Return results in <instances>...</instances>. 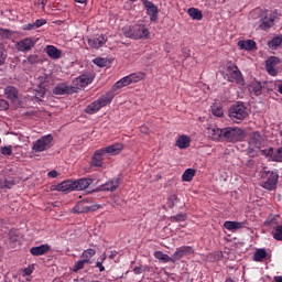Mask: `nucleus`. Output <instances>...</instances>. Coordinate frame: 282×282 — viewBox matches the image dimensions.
Listing matches in <instances>:
<instances>
[{
    "mask_svg": "<svg viewBox=\"0 0 282 282\" xmlns=\"http://www.w3.org/2000/svg\"><path fill=\"white\" fill-rule=\"evenodd\" d=\"M122 33L124 36L132 39L134 41L149 40L150 37V31L147 24L126 25L122 29Z\"/></svg>",
    "mask_w": 282,
    "mask_h": 282,
    "instance_id": "f257e3e1",
    "label": "nucleus"
},
{
    "mask_svg": "<svg viewBox=\"0 0 282 282\" xmlns=\"http://www.w3.org/2000/svg\"><path fill=\"white\" fill-rule=\"evenodd\" d=\"M228 116L234 122L240 123L245 118H248V108L243 105V102L237 101L231 106V108H229Z\"/></svg>",
    "mask_w": 282,
    "mask_h": 282,
    "instance_id": "f03ea898",
    "label": "nucleus"
},
{
    "mask_svg": "<svg viewBox=\"0 0 282 282\" xmlns=\"http://www.w3.org/2000/svg\"><path fill=\"white\" fill-rule=\"evenodd\" d=\"M113 97L115 96L112 93H107L106 95L101 96L97 100L93 101L89 106H87L85 110L86 113L95 115L96 112H99L100 109L112 102Z\"/></svg>",
    "mask_w": 282,
    "mask_h": 282,
    "instance_id": "7ed1b4c3",
    "label": "nucleus"
},
{
    "mask_svg": "<svg viewBox=\"0 0 282 282\" xmlns=\"http://www.w3.org/2000/svg\"><path fill=\"white\" fill-rule=\"evenodd\" d=\"M53 142H54V137L51 134L41 137L40 139L33 142L32 151L34 153L48 151L53 147Z\"/></svg>",
    "mask_w": 282,
    "mask_h": 282,
    "instance_id": "20e7f679",
    "label": "nucleus"
},
{
    "mask_svg": "<svg viewBox=\"0 0 282 282\" xmlns=\"http://www.w3.org/2000/svg\"><path fill=\"white\" fill-rule=\"evenodd\" d=\"M100 208H101L100 205L93 203V198H87L78 202L77 205L74 206L73 212L74 214H87V213L96 212Z\"/></svg>",
    "mask_w": 282,
    "mask_h": 282,
    "instance_id": "39448f33",
    "label": "nucleus"
},
{
    "mask_svg": "<svg viewBox=\"0 0 282 282\" xmlns=\"http://www.w3.org/2000/svg\"><path fill=\"white\" fill-rule=\"evenodd\" d=\"M265 143V138L261 135L259 131H253L248 138V153L251 154L253 151H259Z\"/></svg>",
    "mask_w": 282,
    "mask_h": 282,
    "instance_id": "423d86ee",
    "label": "nucleus"
},
{
    "mask_svg": "<svg viewBox=\"0 0 282 282\" xmlns=\"http://www.w3.org/2000/svg\"><path fill=\"white\" fill-rule=\"evenodd\" d=\"M243 138V130L240 128L227 127L224 128L223 142H239Z\"/></svg>",
    "mask_w": 282,
    "mask_h": 282,
    "instance_id": "0eeeda50",
    "label": "nucleus"
},
{
    "mask_svg": "<svg viewBox=\"0 0 282 282\" xmlns=\"http://www.w3.org/2000/svg\"><path fill=\"white\" fill-rule=\"evenodd\" d=\"M34 45H36V40H34L33 37H26V39H23V40H19L14 47L15 50L19 52V53H29L33 47Z\"/></svg>",
    "mask_w": 282,
    "mask_h": 282,
    "instance_id": "6e6552de",
    "label": "nucleus"
},
{
    "mask_svg": "<svg viewBox=\"0 0 282 282\" xmlns=\"http://www.w3.org/2000/svg\"><path fill=\"white\" fill-rule=\"evenodd\" d=\"M142 6L147 10V14L150 15L151 22H156L159 18V9L156 4L150 0H142Z\"/></svg>",
    "mask_w": 282,
    "mask_h": 282,
    "instance_id": "1a4fd4ad",
    "label": "nucleus"
},
{
    "mask_svg": "<svg viewBox=\"0 0 282 282\" xmlns=\"http://www.w3.org/2000/svg\"><path fill=\"white\" fill-rule=\"evenodd\" d=\"M93 77L87 74H83L73 80V89H83L88 85L93 84Z\"/></svg>",
    "mask_w": 282,
    "mask_h": 282,
    "instance_id": "9d476101",
    "label": "nucleus"
},
{
    "mask_svg": "<svg viewBox=\"0 0 282 282\" xmlns=\"http://www.w3.org/2000/svg\"><path fill=\"white\" fill-rule=\"evenodd\" d=\"M189 254H194L193 247L183 246L181 248H177L176 251H174L172 259L174 260V263H176L177 261L182 260L184 257Z\"/></svg>",
    "mask_w": 282,
    "mask_h": 282,
    "instance_id": "9b49d317",
    "label": "nucleus"
},
{
    "mask_svg": "<svg viewBox=\"0 0 282 282\" xmlns=\"http://www.w3.org/2000/svg\"><path fill=\"white\" fill-rule=\"evenodd\" d=\"M280 63L279 57L271 56L265 61V70L270 76L275 77L278 75V69L275 68Z\"/></svg>",
    "mask_w": 282,
    "mask_h": 282,
    "instance_id": "f8f14e48",
    "label": "nucleus"
},
{
    "mask_svg": "<svg viewBox=\"0 0 282 282\" xmlns=\"http://www.w3.org/2000/svg\"><path fill=\"white\" fill-rule=\"evenodd\" d=\"M279 182V175L275 172H269V177L262 184V187L267 191H274Z\"/></svg>",
    "mask_w": 282,
    "mask_h": 282,
    "instance_id": "ddd939ff",
    "label": "nucleus"
},
{
    "mask_svg": "<svg viewBox=\"0 0 282 282\" xmlns=\"http://www.w3.org/2000/svg\"><path fill=\"white\" fill-rule=\"evenodd\" d=\"M226 76H227V80L229 83H236L239 86L245 85L243 76H242V73L240 72V69L228 72L226 74Z\"/></svg>",
    "mask_w": 282,
    "mask_h": 282,
    "instance_id": "4468645a",
    "label": "nucleus"
},
{
    "mask_svg": "<svg viewBox=\"0 0 282 282\" xmlns=\"http://www.w3.org/2000/svg\"><path fill=\"white\" fill-rule=\"evenodd\" d=\"M75 89L73 86H68L66 83H61L53 89V94L55 95H67V94H74Z\"/></svg>",
    "mask_w": 282,
    "mask_h": 282,
    "instance_id": "2eb2a0df",
    "label": "nucleus"
},
{
    "mask_svg": "<svg viewBox=\"0 0 282 282\" xmlns=\"http://www.w3.org/2000/svg\"><path fill=\"white\" fill-rule=\"evenodd\" d=\"M209 138L217 142H224V129L216 126L208 128Z\"/></svg>",
    "mask_w": 282,
    "mask_h": 282,
    "instance_id": "dca6fc26",
    "label": "nucleus"
},
{
    "mask_svg": "<svg viewBox=\"0 0 282 282\" xmlns=\"http://www.w3.org/2000/svg\"><path fill=\"white\" fill-rule=\"evenodd\" d=\"M100 151H102V153L109 154V155H119L121 153V151H123V144L115 143L112 145L101 148Z\"/></svg>",
    "mask_w": 282,
    "mask_h": 282,
    "instance_id": "f3484780",
    "label": "nucleus"
},
{
    "mask_svg": "<svg viewBox=\"0 0 282 282\" xmlns=\"http://www.w3.org/2000/svg\"><path fill=\"white\" fill-rule=\"evenodd\" d=\"M106 42H107V37L104 34L87 40L89 47L96 48V50L104 46Z\"/></svg>",
    "mask_w": 282,
    "mask_h": 282,
    "instance_id": "a211bd4d",
    "label": "nucleus"
},
{
    "mask_svg": "<svg viewBox=\"0 0 282 282\" xmlns=\"http://www.w3.org/2000/svg\"><path fill=\"white\" fill-rule=\"evenodd\" d=\"M93 178H78L73 181L75 191H85L93 184Z\"/></svg>",
    "mask_w": 282,
    "mask_h": 282,
    "instance_id": "6ab92c4d",
    "label": "nucleus"
},
{
    "mask_svg": "<svg viewBox=\"0 0 282 282\" xmlns=\"http://www.w3.org/2000/svg\"><path fill=\"white\" fill-rule=\"evenodd\" d=\"M120 186V178H115L108 181L106 184L99 186V191L101 192H113L117 191Z\"/></svg>",
    "mask_w": 282,
    "mask_h": 282,
    "instance_id": "aec40b11",
    "label": "nucleus"
},
{
    "mask_svg": "<svg viewBox=\"0 0 282 282\" xmlns=\"http://www.w3.org/2000/svg\"><path fill=\"white\" fill-rule=\"evenodd\" d=\"M45 53L50 56V58L54 61H57L63 56V51H61L58 47H55L54 45H46Z\"/></svg>",
    "mask_w": 282,
    "mask_h": 282,
    "instance_id": "412c9836",
    "label": "nucleus"
},
{
    "mask_svg": "<svg viewBox=\"0 0 282 282\" xmlns=\"http://www.w3.org/2000/svg\"><path fill=\"white\" fill-rule=\"evenodd\" d=\"M246 226H247V224L243 223V221H230V220H227L224 224L225 229L226 230H230V231H236V230L243 229Z\"/></svg>",
    "mask_w": 282,
    "mask_h": 282,
    "instance_id": "4be33fe9",
    "label": "nucleus"
},
{
    "mask_svg": "<svg viewBox=\"0 0 282 282\" xmlns=\"http://www.w3.org/2000/svg\"><path fill=\"white\" fill-rule=\"evenodd\" d=\"M238 47L248 52L253 51L257 48V42L253 40H239L237 43Z\"/></svg>",
    "mask_w": 282,
    "mask_h": 282,
    "instance_id": "5701e85b",
    "label": "nucleus"
},
{
    "mask_svg": "<svg viewBox=\"0 0 282 282\" xmlns=\"http://www.w3.org/2000/svg\"><path fill=\"white\" fill-rule=\"evenodd\" d=\"M260 22H261L260 23V29L261 30H264V31L270 30V28L274 25V15H272V14L268 15L267 14V15L261 18Z\"/></svg>",
    "mask_w": 282,
    "mask_h": 282,
    "instance_id": "b1692460",
    "label": "nucleus"
},
{
    "mask_svg": "<svg viewBox=\"0 0 282 282\" xmlns=\"http://www.w3.org/2000/svg\"><path fill=\"white\" fill-rule=\"evenodd\" d=\"M248 91L251 95L260 96L262 94V85L261 82L252 80L248 84Z\"/></svg>",
    "mask_w": 282,
    "mask_h": 282,
    "instance_id": "393cba45",
    "label": "nucleus"
},
{
    "mask_svg": "<svg viewBox=\"0 0 282 282\" xmlns=\"http://www.w3.org/2000/svg\"><path fill=\"white\" fill-rule=\"evenodd\" d=\"M4 94L7 95V98L12 101V102H17L19 101V90L13 87V86H8L4 89Z\"/></svg>",
    "mask_w": 282,
    "mask_h": 282,
    "instance_id": "a878e982",
    "label": "nucleus"
},
{
    "mask_svg": "<svg viewBox=\"0 0 282 282\" xmlns=\"http://www.w3.org/2000/svg\"><path fill=\"white\" fill-rule=\"evenodd\" d=\"M13 185H15L13 177L0 175V188L11 189Z\"/></svg>",
    "mask_w": 282,
    "mask_h": 282,
    "instance_id": "bb28decb",
    "label": "nucleus"
},
{
    "mask_svg": "<svg viewBox=\"0 0 282 282\" xmlns=\"http://www.w3.org/2000/svg\"><path fill=\"white\" fill-rule=\"evenodd\" d=\"M56 191L68 193L75 191L74 181L67 180L56 186Z\"/></svg>",
    "mask_w": 282,
    "mask_h": 282,
    "instance_id": "cd10ccee",
    "label": "nucleus"
},
{
    "mask_svg": "<svg viewBox=\"0 0 282 282\" xmlns=\"http://www.w3.org/2000/svg\"><path fill=\"white\" fill-rule=\"evenodd\" d=\"M104 155L105 153L101 150H97L91 158L93 166L101 167L104 165Z\"/></svg>",
    "mask_w": 282,
    "mask_h": 282,
    "instance_id": "c85d7f7f",
    "label": "nucleus"
},
{
    "mask_svg": "<svg viewBox=\"0 0 282 282\" xmlns=\"http://www.w3.org/2000/svg\"><path fill=\"white\" fill-rule=\"evenodd\" d=\"M48 251L50 246L47 243L31 248V254L36 257L46 254Z\"/></svg>",
    "mask_w": 282,
    "mask_h": 282,
    "instance_id": "c756f323",
    "label": "nucleus"
},
{
    "mask_svg": "<svg viewBox=\"0 0 282 282\" xmlns=\"http://www.w3.org/2000/svg\"><path fill=\"white\" fill-rule=\"evenodd\" d=\"M153 256L156 260H160L163 263H174V259L170 258L169 254L162 252L161 250L154 251Z\"/></svg>",
    "mask_w": 282,
    "mask_h": 282,
    "instance_id": "7c9ffc66",
    "label": "nucleus"
},
{
    "mask_svg": "<svg viewBox=\"0 0 282 282\" xmlns=\"http://www.w3.org/2000/svg\"><path fill=\"white\" fill-rule=\"evenodd\" d=\"M131 84H133V83L130 79V77L127 75L113 85L112 90L117 91L126 86H130Z\"/></svg>",
    "mask_w": 282,
    "mask_h": 282,
    "instance_id": "2f4dec72",
    "label": "nucleus"
},
{
    "mask_svg": "<svg viewBox=\"0 0 282 282\" xmlns=\"http://www.w3.org/2000/svg\"><path fill=\"white\" fill-rule=\"evenodd\" d=\"M191 138L187 135H180L176 141V147L181 150H185L189 147Z\"/></svg>",
    "mask_w": 282,
    "mask_h": 282,
    "instance_id": "473e14b6",
    "label": "nucleus"
},
{
    "mask_svg": "<svg viewBox=\"0 0 282 282\" xmlns=\"http://www.w3.org/2000/svg\"><path fill=\"white\" fill-rule=\"evenodd\" d=\"M129 79L131 80L132 84H138L142 79L147 77L145 73L139 72V73H131L128 75Z\"/></svg>",
    "mask_w": 282,
    "mask_h": 282,
    "instance_id": "72a5a7b5",
    "label": "nucleus"
},
{
    "mask_svg": "<svg viewBox=\"0 0 282 282\" xmlns=\"http://www.w3.org/2000/svg\"><path fill=\"white\" fill-rule=\"evenodd\" d=\"M267 257H268L267 250L258 249L253 254V261L260 263L262 262L263 259H267Z\"/></svg>",
    "mask_w": 282,
    "mask_h": 282,
    "instance_id": "f704fd0d",
    "label": "nucleus"
},
{
    "mask_svg": "<svg viewBox=\"0 0 282 282\" xmlns=\"http://www.w3.org/2000/svg\"><path fill=\"white\" fill-rule=\"evenodd\" d=\"M187 14L196 21H202L203 20V12L199 9H188Z\"/></svg>",
    "mask_w": 282,
    "mask_h": 282,
    "instance_id": "c9c22d12",
    "label": "nucleus"
},
{
    "mask_svg": "<svg viewBox=\"0 0 282 282\" xmlns=\"http://www.w3.org/2000/svg\"><path fill=\"white\" fill-rule=\"evenodd\" d=\"M96 250L87 249L82 252V258L84 261L91 263V259L95 257Z\"/></svg>",
    "mask_w": 282,
    "mask_h": 282,
    "instance_id": "e433bc0d",
    "label": "nucleus"
},
{
    "mask_svg": "<svg viewBox=\"0 0 282 282\" xmlns=\"http://www.w3.org/2000/svg\"><path fill=\"white\" fill-rule=\"evenodd\" d=\"M195 175H196V171L193 169H188V170L184 171V173L182 175V181L191 182V181H193Z\"/></svg>",
    "mask_w": 282,
    "mask_h": 282,
    "instance_id": "4c0bfd02",
    "label": "nucleus"
},
{
    "mask_svg": "<svg viewBox=\"0 0 282 282\" xmlns=\"http://www.w3.org/2000/svg\"><path fill=\"white\" fill-rule=\"evenodd\" d=\"M282 44V35L275 36L269 41V47L271 50H276Z\"/></svg>",
    "mask_w": 282,
    "mask_h": 282,
    "instance_id": "58836bf2",
    "label": "nucleus"
},
{
    "mask_svg": "<svg viewBox=\"0 0 282 282\" xmlns=\"http://www.w3.org/2000/svg\"><path fill=\"white\" fill-rule=\"evenodd\" d=\"M186 219H187L186 214H177L176 216H172L170 218L172 224L184 223V221H186Z\"/></svg>",
    "mask_w": 282,
    "mask_h": 282,
    "instance_id": "ea45409f",
    "label": "nucleus"
},
{
    "mask_svg": "<svg viewBox=\"0 0 282 282\" xmlns=\"http://www.w3.org/2000/svg\"><path fill=\"white\" fill-rule=\"evenodd\" d=\"M273 239L282 241V226H275L274 231L272 232Z\"/></svg>",
    "mask_w": 282,
    "mask_h": 282,
    "instance_id": "a19ab883",
    "label": "nucleus"
},
{
    "mask_svg": "<svg viewBox=\"0 0 282 282\" xmlns=\"http://www.w3.org/2000/svg\"><path fill=\"white\" fill-rule=\"evenodd\" d=\"M212 113L217 118H221L224 116V109L221 106H212Z\"/></svg>",
    "mask_w": 282,
    "mask_h": 282,
    "instance_id": "79ce46f5",
    "label": "nucleus"
},
{
    "mask_svg": "<svg viewBox=\"0 0 282 282\" xmlns=\"http://www.w3.org/2000/svg\"><path fill=\"white\" fill-rule=\"evenodd\" d=\"M86 263H90V262H88L84 259L78 260L77 263H75L74 267H73V272H78L80 270H84Z\"/></svg>",
    "mask_w": 282,
    "mask_h": 282,
    "instance_id": "37998d69",
    "label": "nucleus"
},
{
    "mask_svg": "<svg viewBox=\"0 0 282 282\" xmlns=\"http://www.w3.org/2000/svg\"><path fill=\"white\" fill-rule=\"evenodd\" d=\"M272 162H282V147H280L272 155Z\"/></svg>",
    "mask_w": 282,
    "mask_h": 282,
    "instance_id": "c03bdc74",
    "label": "nucleus"
},
{
    "mask_svg": "<svg viewBox=\"0 0 282 282\" xmlns=\"http://www.w3.org/2000/svg\"><path fill=\"white\" fill-rule=\"evenodd\" d=\"M7 58H8V52L2 45H0V65H3Z\"/></svg>",
    "mask_w": 282,
    "mask_h": 282,
    "instance_id": "a18cd8bd",
    "label": "nucleus"
},
{
    "mask_svg": "<svg viewBox=\"0 0 282 282\" xmlns=\"http://www.w3.org/2000/svg\"><path fill=\"white\" fill-rule=\"evenodd\" d=\"M93 63H95L98 67H106L107 59L104 57H96L95 59H93Z\"/></svg>",
    "mask_w": 282,
    "mask_h": 282,
    "instance_id": "49530a36",
    "label": "nucleus"
},
{
    "mask_svg": "<svg viewBox=\"0 0 282 282\" xmlns=\"http://www.w3.org/2000/svg\"><path fill=\"white\" fill-rule=\"evenodd\" d=\"M261 153L265 158H271V161H272V156L274 155V148H270L268 150H262Z\"/></svg>",
    "mask_w": 282,
    "mask_h": 282,
    "instance_id": "de8ad7c7",
    "label": "nucleus"
},
{
    "mask_svg": "<svg viewBox=\"0 0 282 282\" xmlns=\"http://www.w3.org/2000/svg\"><path fill=\"white\" fill-rule=\"evenodd\" d=\"M149 271V267H134L133 272L134 274L139 275L142 274L143 272Z\"/></svg>",
    "mask_w": 282,
    "mask_h": 282,
    "instance_id": "09e8293b",
    "label": "nucleus"
},
{
    "mask_svg": "<svg viewBox=\"0 0 282 282\" xmlns=\"http://www.w3.org/2000/svg\"><path fill=\"white\" fill-rule=\"evenodd\" d=\"M226 68H227V73L239 70V67L236 64L231 63V62H228L226 64Z\"/></svg>",
    "mask_w": 282,
    "mask_h": 282,
    "instance_id": "8fccbe9b",
    "label": "nucleus"
},
{
    "mask_svg": "<svg viewBox=\"0 0 282 282\" xmlns=\"http://www.w3.org/2000/svg\"><path fill=\"white\" fill-rule=\"evenodd\" d=\"M40 62L39 56L37 55H31L28 57V63L33 65V64H37Z\"/></svg>",
    "mask_w": 282,
    "mask_h": 282,
    "instance_id": "3c124183",
    "label": "nucleus"
},
{
    "mask_svg": "<svg viewBox=\"0 0 282 282\" xmlns=\"http://www.w3.org/2000/svg\"><path fill=\"white\" fill-rule=\"evenodd\" d=\"M1 153H2L4 156H11V155H12V149H11V147H3L2 150H1Z\"/></svg>",
    "mask_w": 282,
    "mask_h": 282,
    "instance_id": "603ef678",
    "label": "nucleus"
},
{
    "mask_svg": "<svg viewBox=\"0 0 282 282\" xmlns=\"http://www.w3.org/2000/svg\"><path fill=\"white\" fill-rule=\"evenodd\" d=\"M9 108V102L6 99H0V110H8Z\"/></svg>",
    "mask_w": 282,
    "mask_h": 282,
    "instance_id": "864d4df0",
    "label": "nucleus"
},
{
    "mask_svg": "<svg viewBox=\"0 0 282 282\" xmlns=\"http://www.w3.org/2000/svg\"><path fill=\"white\" fill-rule=\"evenodd\" d=\"M37 29L39 28L36 26V24L34 22L23 25V30H26V31H32V30H37Z\"/></svg>",
    "mask_w": 282,
    "mask_h": 282,
    "instance_id": "5fc2aeb1",
    "label": "nucleus"
},
{
    "mask_svg": "<svg viewBox=\"0 0 282 282\" xmlns=\"http://www.w3.org/2000/svg\"><path fill=\"white\" fill-rule=\"evenodd\" d=\"M33 23H35V26H36L37 29H40V28H42L43 25H45V24L47 23V21H46L45 19H37V20H35V22H33Z\"/></svg>",
    "mask_w": 282,
    "mask_h": 282,
    "instance_id": "6e6d98bb",
    "label": "nucleus"
},
{
    "mask_svg": "<svg viewBox=\"0 0 282 282\" xmlns=\"http://www.w3.org/2000/svg\"><path fill=\"white\" fill-rule=\"evenodd\" d=\"M182 54H183L184 59H187V58L191 56V51H189V48L183 47V48H182Z\"/></svg>",
    "mask_w": 282,
    "mask_h": 282,
    "instance_id": "4d7b16f0",
    "label": "nucleus"
},
{
    "mask_svg": "<svg viewBox=\"0 0 282 282\" xmlns=\"http://www.w3.org/2000/svg\"><path fill=\"white\" fill-rule=\"evenodd\" d=\"M10 34H11V31H10V30L0 28V36H7V37H9Z\"/></svg>",
    "mask_w": 282,
    "mask_h": 282,
    "instance_id": "13d9d810",
    "label": "nucleus"
},
{
    "mask_svg": "<svg viewBox=\"0 0 282 282\" xmlns=\"http://www.w3.org/2000/svg\"><path fill=\"white\" fill-rule=\"evenodd\" d=\"M48 176L52 178H56L58 176V172L56 170H52L48 172Z\"/></svg>",
    "mask_w": 282,
    "mask_h": 282,
    "instance_id": "bf43d9fd",
    "label": "nucleus"
},
{
    "mask_svg": "<svg viewBox=\"0 0 282 282\" xmlns=\"http://www.w3.org/2000/svg\"><path fill=\"white\" fill-rule=\"evenodd\" d=\"M96 268L99 269V272H105V267L102 265V262L98 261V262L96 263Z\"/></svg>",
    "mask_w": 282,
    "mask_h": 282,
    "instance_id": "052dcab7",
    "label": "nucleus"
},
{
    "mask_svg": "<svg viewBox=\"0 0 282 282\" xmlns=\"http://www.w3.org/2000/svg\"><path fill=\"white\" fill-rule=\"evenodd\" d=\"M141 133L148 134L149 133V128L147 126L141 127Z\"/></svg>",
    "mask_w": 282,
    "mask_h": 282,
    "instance_id": "680f3d73",
    "label": "nucleus"
},
{
    "mask_svg": "<svg viewBox=\"0 0 282 282\" xmlns=\"http://www.w3.org/2000/svg\"><path fill=\"white\" fill-rule=\"evenodd\" d=\"M37 6H42V8H45L46 0H37Z\"/></svg>",
    "mask_w": 282,
    "mask_h": 282,
    "instance_id": "e2e57ef3",
    "label": "nucleus"
},
{
    "mask_svg": "<svg viewBox=\"0 0 282 282\" xmlns=\"http://www.w3.org/2000/svg\"><path fill=\"white\" fill-rule=\"evenodd\" d=\"M31 273H32L31 269H29V268H25V269H24V274H25L26 276L31 275Z\"/></svg>",
    "mask_w": 282,
    "mask_h": 282,
    "instance_id": "0e129e2a",
    "label": "nucleus"
},
{
    "mask_svg": "<svg viewBox=\"0 0 282 282\" xmlns=\"http://www.w3.org/2000/svg\"><path fill=\"white\" fill-rule=\"evenodd\" d=\"M274 282H282V275L274 276Z\"/></svg>",
    "mask_w": 282,
    "mask_h": 282,
    "instance_id": "69168bd1",
    "label": "nucleus"
},
{
    "mask_svg": "<svg viewBox=\"0 0 282 282\" xmlns=\"http://www.w3.org/2000/svg\"><path fill=\"white\" fill-rule=\"evenodd\" d=\"M74 1L77 2V3L84 4V3H86L88 0H74Z\"/></svg>",
    "mask_w": 282,
    "mask_h": 282,
    "instance_id": "338daca9",
    "label": "nucleus"
},
{
    "mask_svg": "<svg viewBox=\"0 0 282 282\" xmlns=\"http://www.w3.org/2000/svg\"><path fill=\"white\" fill-rule=\"evenodd\" d=\"M278 91L282 95V83L278 86Z\"/></svg>",
    "mask_w": 282,
    "mask_h": 282,
    "instance_id": "774afa93",
    "label": "nucleus"
}]
</instances>
